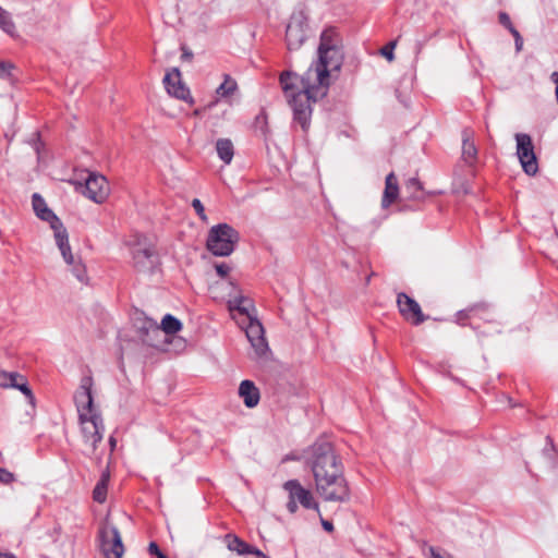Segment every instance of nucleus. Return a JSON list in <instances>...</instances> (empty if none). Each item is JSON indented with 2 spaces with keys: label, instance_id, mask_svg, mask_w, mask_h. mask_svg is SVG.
<instances>
[{
  "label": "nucleus",
  "instance_id": "1",
  "mask_svg": "<svg viewBox=\"0 0 558 558\" xmlns=\"http://www.w3.org/2000/svg\"><path fill=\"white\" fill-rule=\"evenodd\" d=\"M317 56L304 75L284 71L279 76L283 96L293 112V122L304 132L311 126L312 105L327 95L331 73L342 66L341 38L335 27L320 34Z\"/></svg>",
  "mask_w": 558,
  "mask_h": 558
},
{
  "label": "nucleus",
  "instance_id": "2",
  "mask_svg": "<svg viewBox=\"0 0 558 558\" xmlns=\"http://www.w3.org/2000/svg\"><path fill=\"white\" fill-rule=\"evenodd\" d=\"M310 465L317 494L326 501L349 502L351 489L343 464L329 441H316L308 449Z\"/></svg>",
  "mask_w": 558,
  "mask_h": 558
},
{
  "label": "nucleus",
  "instance_id": "3",
  "mask_svg": "<svg viewBox=\"0 0 558 558\" xmlns=\"http://www.w3.org/2000/svg\"><path fill=\"white\" fill-rule=\"evenodd\" d=\"M93 385V377L84 376L74 395V402L84 441L89 444L95 450L97 445L102 440L105 425L101 414L94 405Z\"/></svg>",
  "mask_w": 558,
  "mask_h": 558
},
{
  "label": "nucleus",
  "instance_id": "4",
  "mask_svg": "<svg viewBox=\"0 0 558 558\" xmlns=\"http://www.w3.org/2000/svg\"><path fill=\"white\" fill-rule=\"evenodd\" d=\"M32 205L36 216L47 221L50 225V228L53 230L56 243L63 256L65 263H73V255L71 252V246L69 244V234L66 229L64 228L61 220L56 216V214L47 206L44 197L34 193L32 196Z\"/></svg>",
  "mask_w": 558,
  "mask_h": 558
},
{
  "label": "nucleus",
  "instance_id": "5",
  "mask_svg": "<svg viewBox=\"0 0 558 558\" xmlns=\"http://www.w3.org/2000/svg\"><path fill=\"white\" fill-rule=\"evenodd\" d=\"M240 240V233L228 223L213 226L207 235L206 248L215 256L231 255Z\"/></svg>",
  "mask_w": 558,
  "mask_h": 558
},
{
  "label": "nucleus",
  "instance_id": "6",
  "mask_svg": "<svg viewBox=\"0 0 558 558\" xmlns=\"http://www.w3.org/2000/svg\"><path fill=\"white\" fill-rule=\"evenodd\" d=\"M97 542L105 558H122L125 551L118 527L108 522L99 526Z\"/></svg>",
  "mask_w": 558,
  "mask_h": 558
},
{
  "label": "nucleus",
  "instance_id": "7",
  "mask_svg": "<svg viewBox=\"0 0 558 558\" xmlns=\"http://www.w3.org/2000/svg\"><path fill=\"white\" fill-rule=\"evenodd\" d=\"M283 489L288 493L287 509L294 514L299 505L304 509H312L319 513V505L315 500L313 493L303 487L298 480H289L283 484Z\"/></svg>",
  "mask_w": 558,
  "mask_h": 558
},
{
  "label": "nucleus",
  "instance_id": "8",
  "mask_svg": "<svg viewBox=\"0 0 558 558\" xmlns=\"http://www.w3.org/2000/svg\"><path fill=\"white\" fill-rule=\"evenodd\" d=\"M515 141L517 155L523 171L529 175H534L538 171V165L531 136L526 133H517Z\"/></svg>",
  "mask_w": 558,
  "mask_h": 558
},
{
  "label": "nucleus",
  "instance_id": "9",
  "mask_svg": "<svg viewBox=\"0 0 558 558\" xmlns=\"http://www.w3.org/2000/svg\"><path fill=\"white\" fill-rule=\"evenodd\" d=\"M82 193L96 204H102L109 196L110 186L102 174L89 172L85 179V184L81 185Z\"/></svg>",
  "mask_w": 558,
  "mask_h": 558
},
{
  "label": "nucleus",
  "instance_id": "10",
  "mask_svg": "<svg viewBox=\"0 0 558 558\" xmlns=\"http://www.w3.org/2000/svg\"><path fill=\"white\" fill-rule=\"evenodd\" d=\"M246 335L252 348L258 356H263L269 350L265 338V330L262 323L256 318H250L246 323L240 325Z\"/></svg>",
  "mask_w": 558,
  "mask_h": 558
},
{
  "label": "nucleus",
  "instance_id": "11",
  "mask_svg": "<svg viewBox=\"0 0 558 558\" xmlns=\"http://www.w3.org/2000/svg\"><path fill=\"white\" fill-rule=\"evenodd\" d=\"M397 305L401 316L415 326L423 324L427 318L420 304L404 292L397 294Z\"/></svg>",
  "mask_w": 558,
  "mask_h": 558
},
{
  "label": "nucleus",
  "instance_id": "12",
  "mask_svg": "<svg viewBox=\"0 0 558 558\" xmlns=\"http://www.w3.org/2000/svg\"><path fill=\"white\" fill-rule=\"evenodd\" d=\"M163 84L167 93L180 100L186 101L190 105L194 104L189 87L182 82L181 72L174 68L168 71L163 77Z\"/></svg>",
  "mask_w": 558,
  "mask_h": 558
},
{
  "label": "nucleus",
  "instance_id": "13",
  "mask_svg": "<svg viewBox=\"0 0 558 558\" xmlns=\"http://www.w3.org/2000/svg\"><path fill=\"white\" fill-rule=\"evenodd\" d=\"M0 387L17 389L26 397L29 404H35V396L24 375L17 372L0 371Z\"/></svg>",
  "mask_w": 558,
  "mask_h": 558
},
{
  "label": "nucleus",
  "instance_id": "14",
  "mask_svg": "<svg viewBox=\"0 0 558 558\" xmlns=\"http://www.w3.org/2000/svg\"><path fill=\"white\" fill-rule=\"evenodd\" d=\"M228 308L233 319L239 325L246 323L250 318H254V304L251 299L243 295L234 296L228 301Z\"/></svg>",
  "mask_w": 558,
  "mask_h": 558
},
{
  "label": "nucleus",
  "instance_id": "15",
  "mask_svg": "<svg viewBox=\"0 0 558 558\" xmlns=\"http://www.w3.org/2000/svg\"><path fill=\"white\" fill-rule=\"evenodd\" d=\"M306 39V25L301 17L293 16L286 29V41L289 50H298Z\"/></svg>",
  "mask_w": 558,
  "mask_h": 558
},
{
  "label": "nucleus",
  "instance_id": "16",
  "mask_svg": "<svg viewBox=\"0 0 558 558\" xmlns=\"http://www.w3.org/2000/svg\"><path fill=\"white\" fill-rule=\"evenodd\" d=\"M182 329V323L171 314H167L162 320L160 326L157 325L153 319H145L142 330H145L148 336L149 332L155 335H159L163 331L167 335H174Z\"/></svg>",
  "mask_w": 558,
  "mask_h": 558
},
{
  "label": "nucleus",
  "instance_id": "17",
  "mask_svg": "<svg viewBox=\"0 0 558 558\" xmlns=\"http://www.w3.org/2000/svg\"><path fill=\"white\" fill-rule=\"evenodd\" d=\"M133 262L140 271L153 270L158 264V256L153 246L138 247L133 251Z\"/></svg>",
  "mask_w": 558,
  "mask_h": 558
},
{
  "label": "nucleus",
  "instance_id": "18",
  "mask_svg": "<svg viewBox=\"0 0 558 558\" xmlns=\"http://www.w3.org/2000/svg\"><path fill=\"white\" fill-rule=\"evenodd\" d=\"M228 549L235 551L240 556L255 555L256 557H264V553L257 547L250 545L233 534L226 535Z\"/></svg>",
  "mask_w": 558,
  "mask_h": 558
},
{
  "label": "nucleus",
  "instance_id": "19",
  "mask_svg": "<svg viewBox=\"0 0 558 558\" xmlns=\"http://www.w3.org/2000/svg\"><path fill=\"white\" fill-rule=\"evenodd\" d=\"M399 182L395 172L387 174L385 180V189L381 197V207L387 209L390 207L399 197Z\"/></svg>",
  "mask_w": 558,
  "mask_h": 558
},
{
  "label": "nucleus",
  "instance_id": "20",
  "mask_svg": "<svg viewBox=\"0 0 558 558\" xmlns=\"http://www.w3.org/2000/svg\"><path fill=\"white\" fill-rule=\"evenodd\" d=\"M239 396L242 398L245 407L250 409L255 408L260 400L259 389L250 379L241 381L239 387Z\"/></svg>",
  "mask_w": 558,
  "mask_h": 558
},
{
  "label": "nucleus",
  "instance_id": "21",
  "mask_svg": "<svg viewBox=\"0 0 558 558\" xmlns=\"http://www.w3.org/2000/svg\"><path fill=\"white\" fill-rule=\"evenodd\" d=\"M404 193L407 198L414 202H425L430 193L425 191L422 182L417 178H410L404 183Z\"/></svg>",
  "mask_w": 558,
  "mask_h": 558
},
{
  "label": "nucleus",
  "instance_id": "22",
  "mask_svg": "<svg viewBox=\"0 0 558 558\" xmlns=\"http://www.w3.org/2000/svg\"><path fill=\"white\" fill-rule=\"evenodd\" d=\"M489 311V306L487 304H475L473 306L468 307L466 310L460 311L457 314V320L460 325H465L466 319H471L474 317H484Z\"/></svg>",
  "mask_w": 558,
  "mask_h": 558
},
{
  "label": "nucleus",
  "instance_id": "23",
  "mask_svg": "<svg viewBox=\"0 0 558 558\" xmlns=\"http://www.w3.org/2000/svg\"><path fill=\"white\" fill-rule=\"evenodd\" d=\"M216 150L218 157L226 163L229 165L234 156V147L229 138H219L216 142Z\"/></svg>",
  "mask_w": 558,
  "mask_h": 558
},
{
  "label": "nucleus",
  "instance_id": "24",
  "mask_svg": "<svg viewBox=\"0 0 558 558\" xmlns=\"http://www.w3.org/2000/svg\"><path fill=\"white\" fill-rule=\"evenodd\" d=\"M462 158L469 165H473L477 158V148L474 142L470 140L468 132H463Z\"/></svg>",
  "mask_w": 558,
  "mask_h": 558
},
{
  "label": "nucleus",
  "instance_id": "25",
  "mask_svg": "<svg viewBox=\"0 0 558 558\" xmlns=\"http://www.w3.org/2000/svg\"><path fill=\"white\" fill-rule=\"evenodd\" d=\"M108 483H109V473L104 472L93 490V499L96 502L104 504L106 501L107 492H108Z\"/></svg>",
  "mask_w": 558,
  "mask_h": 558
},
{
  "label": "nucleus",
  "instance_id": "26",
  "mask_svg": "<svg viewBox=\"0 0 558 558\" xmlns=\"http://www.w3.org/2000/svg\"><path fill=\"white\" fill-rule=\"evenodd\" d=\"M238 89V83L229 74L223 75V82L217 87L216 93L220 97H229Z\"/></svg>",
  "mask_w": 558,
  "mask_h": 558
},
{
  "label": "nucleus",
  "instance_id": "27",
  "mask_svg": "<svg viewBox=\"0 0 558 558\" xmlns=\"http://www.w3.org/2000/svg\"><path fill=\"white\" fill-rule=\"evenodd\" d=\"M0 28L9 35H13L15 32V24L11 14L2 8H0Z\"/></svg>",
  "mask_w": 558,
  "mask_h": 558
},
{
  "label": "nucleus",
  "instance_id": "28",
  "mask_svg": "<svg viewBox=\"0 0 558 558\" xmlns=\"http://www.w3.org/2000/svg\"><path fill=\"white\" fill-rule=\"evenodd\" d=\"M66 264L72 266V272L81 282H84L86 280L87 276H86V269H85L84 265H82L81 263H75L74 259H73L72 264H69V263H66Z\"/></svg>",
  "mask_w": 558,
  "mask_h": 558
},
{
  "label": "nucleus",
  "instance_id": "29",
  "mask_svg": "<svg viewBox=\"0 0 558 558\" xmlns=\"http://www.w3.org/2000/svg\"><path fill=\"white\" fill-rule=\"evenodd\" d=\"M192 207L194 208V210L197 214V216L199 217V219L203 222H207L208 218H207V215L205 213L204 205H203V203L198 198H194L192 201Z\"/></svg>",
  "mask_w": 558,
  "mask_h": 558
},
{
  "label": "nucleus",
  "instance_id": "30",
  "mask_svg": "<svg viewBox=\"0 0 558 558\" xmlns=\"http://www.w3.org/2000/svg\"><path fill=\"white\" fill-rule=\"evenodd\" d=\"M498 20H499V23L505 27L507 28L510 33L513 32V29H517L512 22H511V19L509 16L508 13L506 12H499V15H498Z\"/></svg>",
  "mask_w": 558,
  "mask_h": 558
},
{
  "label": "nucleus",
  "instance_id": "31",
  "mask_svg": "<svg viewBox=\"0 0 558 558\" xmlns=\"http://www.w3.org/2000/svg\"><path fill=\"white\" fill-rule=\"evenodd\" d=\"M15 482V475L4 468H0V483L10 485Z\"/></svg>",
  "mask_w": 558,
  "mask_h": 558
},
{
  "label": "nucleus",
  "instance_id": "32",
  "mask_svg": "<svg viewBox=\"0 0 558 558\" xmlns=\"http://www.w3.org/2000/svg\"><path fill=\"white\" fill-rule=\"evenodd\" d=\"M396 44L397 41L393 40V41H390L388 43L386 46H384L380 50V53L388 60V61H392L393 58H395V54H393V49L396 47Z\"/></svg>",
  "mask_w": 558,
  "mask_h": 558
},
{
  "label": "nucleus",
  "instance_id": "33",
  "mask_svg": "<svg viewBox=\"0 0 558 558\" xmlns=\"http://www.w3.org/2000/svg\"><path fill=\"white\" fill-rule=\"evenodd\" d=\"M215 269L220 278H227L231 267L227 263H217L215 264Z\"/></svg>",
  "mask_w": 558,
  "mask_h": 558
},
{
  "label": "nucleus",
  "instance_id": "34",
  "mask_svg": "<svg viewBox=\"0 0 558 558\" xmlns=\"http://www.w3.org/2000/svg\"><path fill=\"white\" fill-rule=\"evenodd\" d=\"M13 64L8 61H0V78H5L11 75Z\"/></svg>",
  "mask_w": 558,
  "mask_h": 558
},
{
  "label": "nucleus",
  "instance_id": "35",
  "mask_svg": "<svg viewBox=\"0 0 558 558\" xmlns=\"http://www.w3.org/2000/svg\"><path fill=\"white\" fill-rule=\"evenodd\" d=\"M510 34L514 38L515 50L520 51L522 49V47H523V38H522V36L520 35L518 29H513V32L510 33Z\"/></svg>",
  "mask_w": 558,
  "mask_h": 558
},
{
  "label": "nucleus",
  "instance_id": "36",
  "mask_svg": "<svg viewBox=\"0 0 558 558\" xmlns=\"http://www.w3.org/2000/svg\"><path fill=\"white\" fill-rule=\"evenodd\" d=\"M148 553H149L150 555L156 556V557H159V555H160V554H163V553L160 550V548H159V546L157 545V543H155V542H150V543H149V545H148Z\"/></svg>",
  "mask_w": 558,
  "mask_h": 558
},
{
  "label": "nucleus",
  "instance_id": "37",
  "mask_svg": "<svg viewBox=\"0 0 558 558\" xmlns=\"http://www.w3.org/2000/svg\"><path fill=\"white\" fill-rule=\"evenodd\" d=\"M319 518H320V523H322V526L323 529L326 531V532H332L333 531V524L332 522L328 521V520H325L323 517H322V513L319 512L318 513Z\"/></svg>",
  "mask_w": 558,
  "mask_h": 558
},
{
  "label": "nucleus",
  "instance_id": "38",
  "mask_svg": "<svg viewBox=\"0 0 558 558\" xmlns=\"http://www.w3.org/2000/svg\"><path fill=\"white\" fill-rule=\"evenodd\" d=\"M267 116L265 111H262L255 119L256 123H266Z\"/></svg>",
  "mask_w": 558,
  "mask_h": 558
},
{
  "label": "nucleus",
  "instance_id": "39",
  "mask_svg": "<svg viewBox=\"0 0 558 558\" xmlns=\"http://www.w3.org/2000/svg\"><path fill=\"white\" fill-rule=\"evenodd\" d=\"M429 37L425 38L424 40H420L416 43V53H420L425 45V43L428 40Z\"/></svg>",
  "mask_w": 558,
  "mask_h": 558
},
{
  "label": "nucleus",
  "instance_id": "40",
  "mask_svg": "<svg viewBox=\"0 0 558 558\" xmlns=\"http://www.w3.org/2000/svg\"><path fill=\"white\" fill-rule=\"evenodd\" d=\"M289 460H299V457L293 456V454H287V456L282 459V462H286V461H289Z\"/></svg>",
  "mask_w": 558,
  "mask_h": 558
},
{
  "label": "nucleus",
  "instance_id": "41",
  "mask_svg": "<svg viewBox=\"0 0 558 558\" xmlns=\"http://www.w3.org/2000/svg\"><path fill=\"white\" fill-rule=\"evenodd\" d=\"M109 442H110V446H111V450H113L116 448V439L113 436H111L109 438Z\"/></svg>",
  "mask_w": 558,
  "mask_h": 558
},
{
  "label": "nucleus",
  "instance_id": "42",
  "mask_svg": "<svg viewBox=\"0 0 558 558\" xmlns=\"http://www.w3.org/2000/svg\"><path fill=\"white\" fill-rule=\"evenodd\" d=\"M0 558H15L12 554H2L0 553Z\"/></svg>",
  "mask_w": 558,
  "mask_h": 558
},
{
  "label": "nucleus",
  "instance_id": "43",
  "mask_svg": "<svg viewBox=\"0 0 558 558\" xmlns=\"http://www.w3.org/2000/svg\"><path fill=\"white\" fill-rule=\"evenodd\" d=\"M547 442L550 445L551 449H554L553 440L549 436L546 437Z\"/></svg>",
  "mask_w": 558,
  "mask_h": 558
},
{
  "label": "nucleus",
  "instance_id": "44",
  "mask_svg": "<svg viewBox=\"0 0 558 558\" xmlns=\"http://www.w3.org/2000/svg\"><path fill=\"white\" fill-rule=\"evenodd\" d=\"M157 558H168L165 554H160Z\"/></svg>",
  "mask_w": 558,
  "mask_h": 558
}]
</instances>
